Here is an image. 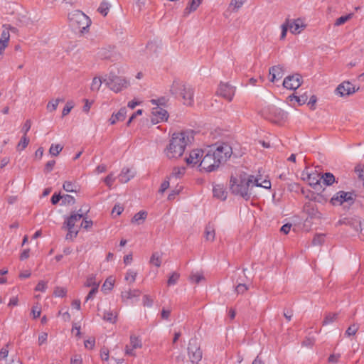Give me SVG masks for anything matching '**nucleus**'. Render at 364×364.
Here are the masks:
<instances>
[{
  "mask_svg": "<svg viewBox=\"0 0 364 364\" xmlns=\"http://www.w3.org/2000/svg\"><path fill=\"white\" fill-rule=\"evenodd\" d=\"M168 114L167 111L162 107L156 106L151 108V122L154 124L167 121Z\"/></svg>",
  "mask_w": 364,
  "mask_h": 364,
  "instance_id": "9",
  "label": "nucleus"
},
{
  "mask_svg": "<svg viewBox=\"0 0 364 364\" xmlns=\"http://www.w3.org/2000/svg\"><path fill=\"white\" fill-rule=\"evenodd\" d=\"M185 173V168L184 167H175L173 168L172 172L168 178V179L171 178H180Z\"/></svg>",
  "mask_w": 364,
  "mask_h": 364,
  "instance_id": "33",
  "label": "nucleus"
},
{
  "mask_svg": "<svg viewBox=\"0 0 364 364\" xmlns=\"http://www.w3.org/2000/svg\"><path fill=\"white\" fill-rule=\"evenodd\" d=\"M160 50V46L156 41H151L148 43L144 48L141 50L144 55L148 58H154L157 56Z\"/></svg>",
  "mask_w": 364,
  "mask_h": 364,
  "instance_id": "16",
  "label": "nucleus"
},
{
  "mask_svg": "<svg viewBox=\"0 0 364 364\" xmlns=\"http://www.w3.org/2000/svg\"><path fill=\"white\" fill-rule=\"evenodd\" d=\"M137 275V272L132 270L129 269L126 273L124 279L129 284H132L135 282L136 277Z\"/></svg>",
  "mask_w": 364,
  "mask_h": 364,
  "instance_id": "39",
  "label": "nucleus"
},
{
  "mask_svg": "<svg viewBox=\"0 0 364 364\" xmlns=\"http://www.w3.org/2000/svg\"><path fill=\"white\" fill-rule=\"evenodd\" d=\"M62 202L65 205H73L75 203V198L70 195L62 196Z\"/></svg>",
  "mask_w": 364,
  "mask_h": 364,
  "instance_id": "50",
  "label": "nucleus"
},
{
  "mask_svg": "<svg viewBox=\"0 0 364 364\" xmlns=\"http://www.w3.org/2000/svg\"><path fill=\"white\" fill-rule=\"evenodd\" d=\"M254 176L244 175L240 176L239 179L232 178L230 182V190L232 193L238 195L245 200L250 199L251 197H255L257 193L255 190V184L253 183Z\"/></svg>",
  "mask_w": 364,
  "mask_h": 364,
  "instance_id": "3",
  "label": "nucleus"
},
{
  "mask_svg": "<svg viewBox=\"0 0 364 364\" xmlns=\"http://www.w3.org/2000/svg\"><path fill=\"white\" fill-rule=\"evenodd\" d=\"M68 232L65 236L66 240H73L78 234L79 228H68Z\"/></svg>",
  "mask_w": 364,
  "mask_h": 364,
  "instance_id": "44",
  "label": "nucleus"
},
{
  "mask_svg": "<svg viewBox=\"0 0 364 364\" xmlns=\"http://www.w3.org/2000/svg\"><path fill=\"white\" fill-rule=\"evenodd\" d=\"M359 90V87H355L349 81H344L336 89V94L340 97H347Z\"/></svg>",
  "mask_w": 364,
  "mask_h": 364,
  "instance_id": "10",
  "label": "nucleus"
},
{
  "mask_svg": "<svg viewBox=\"0 0 364 364\" xmlns=\"http://www.w3.org/2000/svg\"><path fill=\"white\" fill-rule=\"evenodd\" d=\"M140 295L141 291L139 289H128L122 291L121 298L123 302H126L127 300H131L133 299H137Z\"/></svg>",
  "mask_w": 364,
  "mask_h": 364,
  "instance_id": "21",
  "label": "nucleus"
},
{
  "mask_svg": "<svg viewBox=\"0 0 364 364\" xmlns=\"http://www.w3.org/2000/svg\"><path fill=\"white\" fill-rule=\"evenodd\" d=\"M215 228L208 224L205 230V237L207 241L213 242L215 240Z\"/></svg>",
  "mask_w": 364,
  "mask_h": 364,
  "instance_id": "30",
  "label": "nucleus"
},
{
  "mask_svg": "<svg viewBox=\"0 0 364 364\" xmlns=\"http://www.w3.org/2000/svg\"><path fill=\"white\" fill-rule=\"evenodd\" d=\"M166 100L164 97H161V98L157 99V100L153 99V100H150V103L154 107L160 106V107H164V106L166 104Z\"/></svg>",
  "mask_w": 364,
  "mask_h": 364,
  "instance_id": "51",
  "label": "nucleus"
},
{
  "mask_svg": "<svg viewBox=\"0 0 364 364\" xmlns=\"http://www.w3.org/2000/svg\"><path fill=\"white\" fill-rule=\"evenodd\" d=\"M253 183L255 184V189L259 187H262L266 189H269L271 188V182L268 180H264L262 183H259V179L254 177Z\"/></svg>",
  "mask_w": 364,
  "mask_h": 364,
  "instance_id": "36",
  "label": "nucleus"
},
{
  "mask_svg": "<svg viewBox=\"0 0 364 364\" xmlns=\"http://www.w3.org/2000/svg\"><path fill=\"white\" fill-rule=\"evenodd\" d=\"M161 257L162 253L159 252H155L152 254L150 258V263L154 265L156 267H159L161 264Z\"/></svg>",
  "mask_w": 364,
  "mask_h": 364,
  "instance_id": "31",
  "label": "nucleus"
},
{
  "mask_svg": "<svg viewBox=\"0 0 364 364\" xmlns=\"http://www.w3.org/2000/svg\"><path fill=\"white\" fill-rule=\"evenodd\" d=\"M70 22L73 26L85 30L89 26L90 21L89 18L82 11L76 10L68 14Z\"/></svg>",
  "mask_w": 364,
  "mask_h": 364,
  "instance_id": "6",
  "label": "nucleus"
},
{
  "mask_svg": "<svg viewBox=\"0 0 364 364\" xmlns=\"http://www.w3.org/2000/svg\"><path fill=\"white\" fill-rule=\"evenodd\" d=\"M70 364H82V359L80 355H75L70 360Z\"/></svg>",
  "mask_w": 364,
  "mask_h": 364,
  "instance_id": "64",
  "label": "nucleus"
},
{
  "mask_svg": "<svg viewBox=\"0 0 364 364\" xmlns=\"http://www.w3.org/2000/svg\"><path fill=\"white\" fill-rule=\"evenodd\" d=\"M143 305L147 307H151L153 305V299L150 296L146 294L143 296Z\"/></svg>",
  "mask_w": 364,
  "mask_h": 364,
  "instance_id": "57",
  "label": "nucleus"
},
{
  "mask_svg": "<svg viewBox=\"0 0 364 364\" xmlns=\"http://www.w3.org/2000/svg\"><path fill=\"white\" fill-rule=\"evenodd\" d=\"M100 282V281L97 282L96 280L95 275L91 274L87 277L85 286L87 287L99 288Z\"/></svg>",
  "mask_w": 364,
  "mask_h": 364,
  "instance_id": "32",
  "label": "nucleus"
},
{
  "mask_svg": "<svg viewBox=\"0 0 364 364\" xmlns=\"http://www.w3.org/2000/svg\"><path fill=\"white\" fill-rule=\"evenodd\" d=\"M247 289H248V287L245 284H239L235 288V291H237V294H243Z\"/></svg>",
  "mask_w": 364,
  "mask_h": 364,
  "instance_id": "63",
  "label": "nucleus"
},
{
  "mask_svg": "<svg viewBox=\"0 0 364 364\" xmlns=\"http://www.w3.org/2000/svg\"><path fill=\"white\" fill-rule=\"evenodd\" d=\"M63 146H61L60 144H52L50 147L49 153L52 156H56L63 150Z\"/></svg>",
  "mask_w": 364,
  "mask_h": 364,
  "instance_id": "41",
  "label": "nucleus"
},
{
  "mask_svg": "<svg viewBox=\"0 0 364 364\" xmlns=\"http://www.w3.org/2000/svg\"><path fill=\"white\" fill-rule=\"evenodd\" d=\"M102 82H104V78L97 76L94 77L90 85V90L94 92L99 91Z\"/></svg>",
  "mask_w": 364,
  "mask_h": 364,
  "instance_id": "27",
  "label": "nucleus"
},
{
  "mask_svg": "<svg viewBox=\"0 0 364 364\" xmlns=\"http://www.w3.org/2000/svg\"><path fill=\"white\" fill-rule=\"evenodd\" d=\"M246 0H231L230 8H232L233 11H237L245 2Z\"/></svg>",
  "mask_w": 364,
  "mask_h": 364,
  "instance_id": "46",
  "label": "nucleus"
},
{
  "mask_svg": "<svg viewBox=\"0 0 364 364\" xmlns=\"http://www.w3.org/2000/svg\"><path fill=\"white\" fill-rule=\"evenodd\" d=\"M181 90V95L186 105L191 106L193 103V89L191 86L181 85L178 82L174 81L171 87L170 92L173 95H177L178 90Z\"/></svg>",
  "mask_w": 364,
  "mask_h": 364,
  "instance_id": "5",
  "label": "nucleus"
},
{
  "mask_svg": "<svg viewBox=\"0 0 364 364\" xmlns=\"http://www.w3.org/2000/svg\"><path fill=\"white\" fill-rule=\"evenodd\" d=\"M307 183L317 191H321L322 188L321 176L317 171L311 172L309 180Z\"/></svg>",
  "mask_w": 364,
  "mask_h": 364,
  "instance_id": "19",
  "label": "nucleus"
},
{
  "mask_svg": "<svg viewBox=\"0 0 364 364\" xmlns=\"http://www.w3.org/2000/svg\"><path fill=\"white\" fill-rule=\"evenodd\" d=\"M324 242V235L318 234L315 235L312 240V244L314 245H321Z\"/></svg>",
  "mask_w": 364,
  "mask_h": 364,
  "instance_id": "49",
  "label": "nucleus"
},
{
  "mask_svg": "<svg viewBox=\"0 0 364 364\" xmlns=\"http://www.w3.org/2000/svg\"><path fill=\"white\" fill-rule=\"evenodd\" d=\"M217 94L228 101H231L235 95V87L228 83H220Z\"/></svg>",
  "mask_w": 364,
  "mask_h": 364,
  "instance_id": "11",
  "label": "nucleus"
},
{
  "mask_svg": "<svg viewBox=\"0 0 364 364\" xmlns=\"http://www.w3.org/2000/svg\"><path fill=\"white\" fill-rule=\"evenodd\" d=\"M204 279H205L204 277L201 274H199V273H193V274H191V275L190 277V280L192 282H195L196 284H198L202 280H204Z\"/></svg>",
  "mask_w": 364,
  "mask_h": 364,
  "instance_id": "47",
  "label": "nucleus"
},
{
  "mask_svg": "<svg viewBox=\"0 0 364 364\" xmlns=\"http://www.w3.org/2000/svg\"><path fill=\"white\" fill-rule=\"evenodd\" d=\"M98 55L102 58L113 60L116 58L117 53L115 52L114 46H108L101 48L98 52Z\"/></svg>",
  "mask_w": 364,
  "mask_h": 364,
  "instance_id": "18",
  "label": "nucleus"
},
{
  "mask_svg": "<svg viewBox=\"0 0 364 364\" xmlns=\"http://www.w3.org/2000/svg\"><path fill=\"white\" fill-rule=\"evenodd\" d=\"M3 31L1 32V38H0V43L6 44L8 46L9 39H10V33L9 31H15L16 28L14 27H11L10 26L4 25L3 26Z\"/></svg>",
  "mask_w": 364,
  "mask_h": 364,
  "instance_id": "24",
  "label": "nucleus"
},
{
  "mask_svg": "<svg viewBox=\"0 0 364 364\" xmlns=\"http://www.w3.org/2000/svg\"><path fill=\"white\" fill-rule=\"evenodd\" d=\"M203 149H193L191 151L189 156L186 158V161L188 165L192 166H197L198 168V164L203 159Z\"/></svg>",
  "mask_w": 364,
  "mask_h": 364,
  "instance_id": "17",
  "label": "nucleus"
},
{
  "mask_svg": "<svg viewBox=\"0 0 364 364\" xmlns=\"http://www.w3.org/2000/svg\"><path fill=\"white\" fill-rule=\"evenodd\" d=\"M147 217V213L146 211H140L134 215L132 219V223L141 224L146 220Z\"/></svg>",
  "mask_w": 364,
  "mask_h": 364,
  "instance_id": "29",
  "label": "nucleus"
},
{
  "mask_svg": "<svg viewBox=\"0 0 364 364\" xmlns=\"http://www.w3.org/2000/svg\"><path fill=\"white\" fill-rule=\"evenodd\" d=\"M114 284V279L109 277H108L102 287V290L106 291V290L110 291L112 289Z\"/></svg>",
  "mask_w": 364,
  "mask_h": 364,
  "instance_id": "40",
  "label": "nucleus"
},
{
  "mask_svg": "<svg viewBox=\"0 0 364 364\" xmlns=\"http://www.w3.org/2000/svg\"><path fill=\"white\" fill-rule=\"evenodd\" d=\"M304 211L311 218H320L321 217V213L318 212L316 205L311 203H308L305 205Z\"/></svg>",
  "mask_w": 364,
  "mask_h": 364,
  "instance_id": "26",
  "label": "nucleus"
},
{
  "mask_svg": "<svg viewBox=\"0 0 364 364\" xmlns=\"http://www.w3.org/2000/svg\"><path fill=\"white\" fill-rule=\"evenodd\" d=\"M269 73L271 76L270 81L272 82L281 79L284 75L282 67L280 65L271 67L269 70Z\"/></svg>",
  "mask_w": 364,
  "mask_h": 364,
  "instance_id": "22",
  "label": "nucleus"
},
{
  "mask_svg": "<svg viewBox=\"0 0 364 364\" xmlns=\"http://www.w3.org/2000/svg\"><path fill=\"white\" fill-rule=\"evenodd\" d=\"M232 148L226 143L211 145L203 149V159L198 164L201 172H212L232 155Z\"/></svg>",
  "mask_w": 364,
  "mask_h": 364,
  "instance_id": "1",
  "label": "nucleus"
},
{
  "mask_svg": "<svg viewBox=\"0 0 364 364\" xmlns=\"http://www.w3.org/2000/svg\"><path fill=\"white\" fill-rule=\"evenodd\" d=\"M354 201V195L352 192L339 191L336 193L331 199L333 205H341L344 203L349 204Z\"/></svg>",
  "mask_w": 364,
  "mask_h": 364,
  "instance_id": "8",
  "label": "nucleus"
},
{
  "mask_svg": "<svg viewBox=\"0 0 364 364\" xmlns=\"http://www.w3.org/2000/svg\"><path fill=\"white\" fill-rule=\"evenodd\" d=\"M301 76L298 74L287 76L284 80L283 85L287 89L296 90L301 84Z\"/></svg>",
  "mask_w": 364,
  "mask_h": 364,
  "instance_id": "15",
  "label": "nucleus"
},
{
  "mask_svg": "<svg viewBox=\"0 0 364 364\" xmlns=\"http://www.w3.org/2000/svg\"><path fill=\"white\" fill-rule=\"evenodd\" d=\"M47 289V282L44 281H40L35 288L37 291L44 292Z\"/></svg>",
  "mask_w": 364,
  "mask_h": 364,
  "instance_id": "56",
  "label": "nucleus"
},
{
  "mask_svg": "<svg viewBox=\"0 0 364 364\" xmlns=\"http://www.w3.org/2000/svg\"><path fill=\"white\" fill-rule=\"evenodd\" d=\"M193 140V132L188 130L173 134L164 152L168 159H177L182 156L186 147Z\"/></svg>",
  "mask_w": 364,
  "mask_h": 364,
  "instance_id": "2",
  "label": "nucleus"
},
{
  "mask_svg": "<svg viewBox=\"0 0 364 364\" xmlns=\"http://www.w3.org/2000/svg\"><path fill=\"white\" fill-rule=\"evenodd\" d=\"M179 277L180 275L178 273L173 272L168 279V284L174 285L175 284H176Z\"/></svg>",
  "mask_w": 364,
  "mask_h": 364,
  "instance_id": "53",
  "label": "nucleus"
},
{
  "mask_svg": "<svg viewBox=\"0 0 364 364\" xmlns=\"http://www.w3.org/2000/svg\"><path fill=\"white\" fill-rule=\"evenodd\" d=\"M105 85L114 92H119L123 89L127 87V80L120 76H118L114 72L111 71L104 77Z\"/></svg>",
  "mask_w": 364,
  "mask_h": 364,
  "instance_id": "4",
  "label": "nucleus"
},
{
  "mask_svg": "<svg viewBox=\"0 0 364 364\" xmlns=\"http://www.w3.org/2000/svg\"><path fill=\"white\" fill-rule=\"evenodd\" d=\"M136 175V171L132 168H124L119 175V181L126 183Z\"/></svg>",
  "mask_w": 364,
  "mask_h": 364,
  "instance_id": "20",
  "label": "nucleus"
},
{
  "mask_svg": "<svg viewBox=\"0 0 364 364\" xmlns=\"http://www.w3.org/2000/svg\"><path fill=\"white\" fill-rule=\"evenodd\" d=\"M358 328H359L358 325L353 323L347 328L345 334L346 336H354L358 331Z\"/></svg>",
  "mask_w": 364,
  "mask_h": 364,
  "instance_id": "43",
  "label": "nucleus"
},
{
  "mask_svg": "<svg viewBox=\"0 0 364 364\" xmlns=\"http://www.w3.org/2000/svg\"><path fill=\"white\" fill-rule=\"evenodd\" d=\"M127 108L125 107H122L118 112L113 113L109 119L111 124H114L117 121L124 120L127 115Z\"/></svg>",
  "mask_w": 364,
  "mask_h": 364,
  "instance_id": "23",
  "label": "nucleus"
},
{
  "mask_svg": "<svg viewBox=\"0 0 364 364\" xmlns=\"http://www.w3.org/2000/svg\"><path fill=\"white\" fill-rule=\"evenodd\" d=\"M109 8L110 4L107 1H103L98 8V11L105 16L107 14Z\"/></svg>",
  "mask_w": 364,
  "mask_h": 364,
  "instance_id": "42",
  "label": "nucleus"
},
{
  "mask_svg": "<svg viewBox=\"0 0 364 364\" xmlns=\"http://www.w3.org/2000/svg\"><path fill=\"white\" fill-rule=\"evenodd\" d=\"M73 107V103L72 102H68L65 107H64L63 110V116H66L69 114V112L71 111V109Z\"/></svg>",
  "mask_w": 364,
  "mask_h": 364,
  "instance_id": "59",
  "label": "nucleus"
},
{
  "mask_svg": "<svg viewBox=\"0 0 364 364\" xmlns=\"http://www.w3.org/2000/svg\"><path fill=\"white\" fill-rule=\"evenodd\" d=\"M63 189L67 192H76L78 188V186L75 183H73L71 181H65L63 183Z\"/></svg>",
  "mask_w": 364,
  "mask_h": 364,
  "instance_id": "37",
  "label": "nucleus"
},
{
  "mask_svg": "<svg viewBox=\"0 0 364 364\" xmlns=\"http://www.w3.org/2000/svg\"><path fill=\"white\" fill-rule=\"evenodd\" d=\"M92 225V222L91 220H87L85 218L83 217L80 223V227L87 230L90 228Z\"/></svg>",
  "mask_w": 364,
  "mask_h": 364,
  "instance_id": "61",
  "label": "nucleus"
},
{
  "mask_svg": "<svg viewBox=\"0 0 364 364\" xmlns=\"http://www.w3.org/2000/svg\"><path fill=\"white\" fill-rule=\"evenodd\" d=\"M114 180L115 178L114 177L113 173H110L106 178H105L104 182L109 188H111Z\"/></svg>",
  "mask_w": 364,
  "mask_h": 364,
  "instance_id": "58",
  "label": "nucleus"
},
{
  "mask_svg": "<svg viewBox=\"0 0 364 364\" xmlns=\"http://www.w3.org/2000/svg\"><path fill=\"white\" fill-rule=\"evenodd\" d=\"M103 319L114 323L117 321V313L110 311H105L103 316Z\"/></svg>",
  "mask_w": 364,
  "mask_h": 364,
  "instance_id": "38",
  "label": "nucleus"
},
{
  "mask_svg": "<svg viewBox=\"0 0 364 364\" xmlns=\"http://www.w3.org/2000/svg\"><path fill=\"white\" fill-rule=\"evenodd\" d=\"M203 0H192L185 9V15H188L190 13L196 11L200 6Z\"/></svg>",
  "mask_w": 364,
  "mask_h": 364,
  "instance_id": "28",
  "label": "nucleus"
},
{
  "mask_svg": "<svg viewBox=\"0 0 364 364\" xmlns=\"http://www.w3.org/2000/svg\"><path fill=\"white\" fill-rule=\"evenodd\" d=\"M82 218L83 214L82 213V209H80L77 213L73 212L67 218L64 223V225H65L67 228H80L77 223L80 222Z\"/></svg>",
  "mask_w": 364,
  "mask_h": 364,
  "instance_id": "13",
  "label": "nucleus"
},
{
  "mask_svg": "<svg viewBox=\"0 0 364 364\" xmlns=\"http://www.w3.org/2000/svg\"><path fill=\"white\" fill-rule=\"evenodd\" d=\"M188 354L189 359L192 363H198L202 358V351L198 344L196 338L190 340L188 346Z\"/></svg>",
  "mask_w": 364,
  "mask_h": 364,
  "instance_id": "7",
  "label": "nucleus"
},
{
  "mask_svg": "<svg viewBox=\"0 0 364 364\" xmlns=\"http://www.w3.org/2000/svg\"><path fill=\"white\" fill-rule=\"evenodd\" d=\"M123 210L124 208L122 206L120 205H116L113 208L112 213L113 215L115 214V216H118L123 212Z\"/></svg>",
  "mask_w": 364,
  "mask_h": 364,
  "instance_id": "60",
  "label": "nucleus"
},
{
  "mask_svg": "<svg viewBox=\"0 0 364 364\" xmlns=\"http://www.w3.org/2000/svg\"><path fill=\"white\" fill-rule=\"evenodd\" d=\"M58 104L59 98L50 101L47 105V109L49 112H53L57 109Z\"/></svg>",
  "mask_w": 364,
  "mask_h": 364,
  "instance_id": "48",
  "label": "nucleus"
},
{
  "mask_svg": "<svg viewBox=\"0 0 364 364\" xmlns=\"http://www.w3.org/2000/svg\"><path fill=\"white\" fill-rule=\"evenodd\" d=\"M29 143V139L26 137V136H23L21 141L18 144L17 148L21 149H25Z\"/></svg>",
  "mask_w": 364,
  "mask_h": 364,
  "instance_id": "54",
  "label": "nucleus"
},
{
  "mask_svg": "<svg viewBox=\"0 0 364 364\" xmlns=\"http://www.w3.org/2000/svg\"><path fill=\"white\" fill-rule=\"evenodd\" d=\"M31 120L30 119L26 120L23 126V128H22V132H23V136H26L27 132L31 129Z\"/></svg>",
  "mask_w": 364,
  "mask_h": 364,
  "instance_id": "62",
  "label": "nucleus"
},
{
  "mask_svg": "<svg viewBox=\"0 0 364 364\" xmlns=\"http://www.w3.org/2000/svg\"><path fill=\"white\" fill-rule=\"evenodd\" d=\"M352 17H353V14H349L348 15L341 16L336 19V21L335 22V26H339L342 24H344L346 21H348V20L352 18Z\"/></svg>",
  "mask_w": 364,
  "mask_h": 364,
  "instance_id": "45",
  "label": "nucleus"
},
{
  "mask_svg": "<svg viewBox=\"0 0 364 364\" xmlns=\"http://www.w3.org/2000/svg\"><path fill=\"white\" fill-rule=\"evenodd\" d=\"M286 22L289 25V30L292 34L300 33L306 26L303 19L299 18L294 20L287 18L286 19Z\"/></svg>",
  "mask_w": 364,
  "mask_h": 364,
  "instance_id": "14",
  "label": "nucleus"
},
{
  "mask_svg": "<svg viewBox=\"0 0 364 364\" xmlns=\"http://www.w3.org/2000/svg\"><path fill=\"white\" fill-rule=\"evenodd\" d=\"M338 318L337 313H328L325 316L324 320L323 321V325L326 326L336 321Z\"/></svg>",
  "mask_w": 364,
  "mask_h": 364,
  "instance_id": "35",
  "label": "nucleus"
},
{
  "mask_svg": "<svg viewBox=\"0 0 364 364\" xmlns=\"http://www.w3.org/2000/svg\"><path fill=\"white\" fill-rule=\"evenodd\" d=\"M214 197L224 200L227 198V192L225 191L224 187L222 185L218 184L213 186V189Z\"/></svg>",
  "mask_w": 364,
  "mask_h": 364,
  "instance_id": "25",
  "label": "nucleus"
},
{
  "mask_svg": "<svg viewBox=\"0 0 364 364\" xmlns=\"http://www.w3.org/2000/svg\"><path fill=\"white\" fill-rule=\"evenodd\" d=\"M321 181L323 184L331 186L334 183L335 177L331 173H326L321 176Z\"/></svg>",
  "mask_w": 364,
  "mask_h": 364,
  "instance_id": "34",
  "label": "nucleus"
},
{
  "mask_svg": "<svg viewBox=\"0 0 364 364\" xmlns=\"http://www.w3.org/2000/svg\"><path fill=\"white\" fill-rule=\"evenodd\" d=\"M67 291L63 287H56L54 290V295L57 297H64L66 295Z\"/></svg>",
  "mask_w": 364,
  "mask_h": 364,
  "instance_id": "52",
  "label": "nucleus"
},
{
  "mask_svg": "<svg viewBox=\"0 0 364 364\" xmlns=\"http://www.w3.org/2000/svg\"><path fill=\"white\" fill-rule=\"evenodd\" d=\"M289 24L285 21L283 24L281 25L282 33L280 36L281 40H284L287 36V33L288 29H289Z\"/></svg>",
  "mask_w": 364,
  "mask_h": 364,
  "instance_id": "55",
  "label": "nucleus"
},
{
  "mask_svg": "<svg viewBox=\"0 0 364 364\" xmlns=\"http://www.w3.org/2000/svg\"><path fill=\"white\" fill-rule=\"evenodd\" d=\"M142 343L141 339L135 335L130 336L129 345L125 346V354L135 356L134 349L141 348Z\"/></svg>",
  "mask_w": 364,
  "mask_h": 364,
  "instance_id": "12",
  "label": "nucleus"
}]
</instances>
